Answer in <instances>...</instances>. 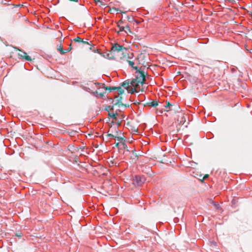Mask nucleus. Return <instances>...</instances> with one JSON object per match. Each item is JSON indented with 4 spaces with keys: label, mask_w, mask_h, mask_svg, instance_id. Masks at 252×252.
I'll use <instances>...</instances> for the list:
<instances>
[{
    "label": "nucleus",
    "mask_w": 252,
    "mask_h": 252,
    "mask_svg": "<svg viewBox=\"0 0 252 252\" xmlns=\"http://www.w3.org/2000/svg\"><path fill=\"white\" fill-rule=\"evenodd\" d=\"M118 102H114V105L108 111V116L118 122L122 121L125 117L123 113V110L126 108V105L123 103H120L119 100H116Z\"/></svg>",
    "instance_id": "obj_1"
},
{
    "label": "nucleus",
    "mask_w": 252,
    "mask_h": 252,
    "mask_svg": "<svg viewBox=\"0 0 252 252\" xmlns=\"http://www.w3.org/2000/svg\"><path fill=\"white\" fill-rule=\"evenodd\" d=\"M142 55H140L138 58H134L133 53L127 50L126 53L124 54L122 57V59L119 61L122 63H127L129 66L132 67L136 70H138V64L140 63L139 59L140 58L142 57Z\"/></svg>",
    "instance_id": "obj_2"
},
{
    "label": "nucleus",
    "mask_w": 252,
    "mask_h": 252,
    "mask_svg": "<svg viewBox=\"0 0 252 252\" xmlns=\"http://www.w3.org/2000/svg\"><path fill=\"white\" fill-rule=\"evenodd\" d=\"M127 50L126 48L123 46L116 43L111 47V51L109 55L111 56L110 58L119 61L122 59L123 55L126 53Z\"/></svg>",
    "instance_id": "obj_3"
},
{
    "label": "nucleus",
    "mask_w": 252,
    "mask_h": 252,
    "mask_svg": "<svg viewBox=\"0 0 252 252\" xmlns=\"http://www.w3.org/2000/svg\"><path fill=\"white\" fill-rule=\"evenodd\" d=\"M98 86L97 87V90L95 92H93L92 93L97 98H101L104 96V94L106 93L107 91L110 92V87H107L104 84H97Z\"/></svg>",
    "instance_id": "obj_4"
},
{
    "label": "nucleus",
    "mask_w": 252,
    "mask_h": 252,
    "mask_svg": "<svg viewBox=\"0 0 252 252\" xmlns=\"http://www.w3.org/2000/svg\"><path fill=\"white\" fill-rule=\"evenodd\" d=\"M109 89L110 92H111L113 91H116L115 93H117V95H115L113 102H117L118 101L116 100L118 99L119 100L120 103H121V102L123 103L122 97L121 95L124 94L125 90L121 86L118 87H110Z\"/></svg>",
    "instance_id": "obj_5"
},
{
    "label": "nucleus",
    "mask_w": 252,
    "mask_h": 252,
    "mask_svg": "<svg viewBox=\"0 0 252 252\" xmlns=\"http://www.w3.org/2000/svg\"><path fill=\"white\" fill-rule=\"evenodd\" d=\"M121 86L124 89L126 90L128 93L133 94L134 92H137L136 89L134 87V86L131 85V83H129L128 81L124 82Z\"/></svg>",
    "instance_id": "obj_6"
},
{
    "label": "nucleus",
    "mask_w": 252,
    "mask_h": 252,
    "mask_svg": "<svg viewBox=\"0 0 252 252\" xmlns=\"http://www.w3.org/2000/svg\"><path fill=\"white\" fill-rule=\"evenodd\" d=\"M145 81V78L144 74L143 73H140L139 76L137 77V78L135 79V81H132L131 83V85H132L133 86H135V83L137 84V85L138 86L139 84H140L141 85H143Z\"/></svg>",
    "instance_id": "obj_7"
},
{
    "label": "nucleus",
    "mask_w": 252,
    "mask_h": 252,
    "mask_svg": "<svg viewBox=\"0 0 252 252\" xmlns=\"http://www.w3.org/2000/svg\"><path fill=\"white\" fill-rule=\"evenodd\" d=\"M145 178L140 176H135L133 178V184L138 186H141L145 182Z\"/></svg>",
    "instance_id": "obj_8"
},
{
    "label": "nucleus",
    "mask_w": 252,
    "mask_h": 252,
    "mask_svg": "<svg viewBox=\"0 0 252 252\" xmlns=\"http://www.w3.org/2000/svg\"><path fill=\"white\" fill-rule=\"evenodd\" d=\"M18 55L20 56L21 58L22 59H24L28 61H32L31 57L29 56H28L27 53L25 52L21 51V53H19Z\"/></svg>",
    "instance_id": "obj_9"
},
{
    "label": "nucleus",
    "mask_w": 252,
    "mask_h": 252,
    "mask_svg": "<svg viewBox=\"0 0 252 252\" xmlns=\"http://www.w3.org/2000/svg\"><path fill=\"white\" fill-rule=\"evenodd\" d=\"M164 106L166 108V111L167 112L169 111H172L174 109L173 108V105H172V104L170 103L169 102H166V103H165V105Z\"/></svg>",
    "instance_id": "obj_10"
},
{
    "label": "nucleus",
    "mask_w": 252,
    "mask_h": 252,
    "mask_svg": "<svg viewBox=\"0 0 252 252\" xmlns=\"http://www.w3.org/2000/svg\"><path fill=\"white\" fill-rule=\"evenodd\" d=\"M108 132V133L107 134V136L109 138V139H116V137H117L116 132L114 134L112 133V129H109Z\"/></svg>",
    "instance_id": "obj_11"
},
{
    "label": "nucleus",
    "mask_w": 252,
    "mask_h": 252,
    "mask_svg": "<svg viewBox=\"0 0 252 252\" xmlns=\"http://www.w3.org/2000/svg\"><path fill=\"white\" fill-rule=\"evenodd\" d=\"M57 50L60 52V53L62 55L66 53V51H65L64 49H63L62 44L57 45Z\"/></svg>",
    "instance_id": "obj_12"
},
{
    "label": "nucleus",
    "mask_w": 252,
    "mask_h": 252,
    "mask_svg": "<svg viewBox=\"0 0 252 252\" xmlns=\"http://www.w3.org/2000/svg\"><path fill=\"white\" fill-rule=\"evenodd\" d=\"M116 135H117V137H116L115 140H117V141H119L121 143H122V142L125 141V140H124V139L123 137L118 136V135H119L118 131H116Z\"/></svg>",
    "instance_id": "obj_13"
},
{
    "label": "nucleus",
    "mask_w": 252,
    "mask_h": 252,
    "mask_svg": "<svg viewBox=\"0 0 252 252\" xmlns=\"http://www.w3.org/2000/svg\"><path fill=\"white\" fill-rule=\"evenodd\" d=\"M149 105L151 106L156 107L158 105V101L157 100H153L149 103Z\"/></svg>",
    "instance_id": "obj_14"
},
{
    "label": "nucleus",
    "mask_w": 252,
    "mask_h": 252,
    "mask_svg": "<svg viewBox=\"0 0 252 252\" xmlns=\"http://www.w3.org/2000/svg\"><path fill=\"white\" fill-rule=\"evenodd\" d=\"M73 41L77 42H83V39L80 38L79 36H77L76 38L73 39Z\"/></svg>",
    "instance_id": "obj_15"
},
{
    "label": "nucleus",
    "mask_w": 252,
    "mask_h": 252,
    "mask_svg": "<svg viewBox=\"0 0 252 252\" xmlns=\"http://www.w3.org/2000/svg\"><path fill=\"white\" fill-rule=\"evenodd\" d=\"M119 29H120V30H119V31L118 32V33L120 34V33L122 32H124L126 33H127V31L126 30H125V27L123 26L122 27H120V28H119Z\"/></svg>",
    "instance_id": "obj_16"
},
{
    "label": "nucleus",
    "mask_w": 252,
    "mask_h": 252,
    "mask_svg": "<svg viewBox=\"0 0 252 252\" xmlns=\"http://www.w3.org/2000/svg\"><path fill=\"white\" fill-rule=\"evenodd\" d=\"M125 141H124L123 142H122V143H121V145H122V147H123L124 149H126L127 151H128H128H129V150L127 149V145L125 144Z\"/></svg>",
    "instance_id": "obj_17"
},
{
    "label": "nucleus",
    "mask_w": 252,
    "mask_h": 252,
    "mask_svg": "<svg viewBox=\"0 0 252 252\" xmlns=\"http://www.w3.org/2000/svg\"><path fill=\"white\" fill-rule=\"evenodd\" d=\"M126 17H127V20L129 21V22H132L134 20V18L132 16H127Z\"/></svg>",
    "instance_id": "obj_18"
},
{
    "label": "nucleus",
    "mask_w": 252,
    "mask_h": 252,
    "mask_svg": "<svg viewBox=\"0 0 252 252\" xmlns=\"http://www.w3.org/2000/svg\"><path fill=\"white\" fill-rule=\"evenodd\" d=\"M125 30H126L127 32L128 31L129 32H131V31L130 30V27L129 26L126 25L125 27Z\"/></svg>",
    "instance_id": "obj_19"
},
{
    "label": "nucleus",
    "mask_w": 252,
    "mask_h": 252,
    "mask_svg": "<svg viewBox=\"0 0 252 252\" xmlns=\"http://www.w3.org/2000/svg\"><path fill=\"white\" fill-rule=\"evenodd\" d=\"M112 11H114V12H117V13H118L119 11H120L121 10H119V9L118 8H113L112 9H111Z\"/></svg>",
    "instance_id": "obj_20"
},
{
    "label": "nucleus",
    "mask_w": 252,
    "mask_h": 252,
    "mask_svg": "<svg viewBox=\"0 0 252 252\" xmlns=\"http://www.w3.org/2000/svg\"><path fill=\"white\" fill-rule=\"evenodd\" d=\"M83 44H88V45H90L89 43L87 41H84L83 40V42H81Z\"/></svg>",
    "instance_id": "obj_21"
},
{
    "label": "nucleus",
    "mask_w": 252,
    "mask_h": 252,
    "mask_svg": "<svg viewBox=\"0 0 252 252\" xmlns=\"http://www.w3.org/2000/svg\"><path fill=\"white\" fill-rule=\"evenodd\" d=\"M90 47H89L90 49L91 50H94L93 48L94 47V45L90 44Z\"/></svg>",
    "instance_id": "obj_22"
},
{
    "label": "nucleus",
    "mask_w": 252,
    "mask_h": 252,
    "mask_svg": "<svg viewBox=\"0 0 252 252\" xmlns=\"http://www.w3.org/2000/svg\"><path fill=\"white\" fill-rule=\"evenodd\" d=\"M70 46H71V45H70V47L67 50H65V51H66V53L69 52L71 50L72 48L70 47Z\"/></svg>",
    "instance_id": "obj_23"
},
{
    "label": "nucleus",
    "mask_w": 252,
    "mask_h": 252,
    "mask_svg": "<svg viewBox=\"0 0 252 252\" xmlns=\"http://www.w3.org/2000/svg\"><path fill=\"white\" fill-rule=\"evenodd\" d=\"M123 23H124V22L123 21L122 19H121L120 21H118L117 24H120L122 25Z\"/></svg>",
    "instance_id": "obj_24"
},
{
    "label": "nucleus",
    "mask_w": 252,
    "mask_h": 252,
    "mask_svg": "<svg viewBox=\"0 0 252 252\" xmlns=\"http://www.w3.org/2000/svg\"><path fill=\"white\" fill-rule=\"evenodd\" d=\"M214 204L217 209H218L219 208L220 205L219 204H217V203H215Z\"/></svg>",
    "instance_id": "obj_25"
},
{
    "label": "nucleus",
    "mask_w": 252,
    "mask_h": 252,
    "mask_svg": "<svg viewBox=\"0 0 252 252\" xmlns=\"http://www.w3.org/2000/svg\"><path fill=\"white\" fill-rule=\"evenodd\" d=\"M69 1H74V2H78L79 0H69Z\"/></svg>",
    "instance_id": "obj_26"
},
{
    "label": "nucleus",
    "mask_w": 252,
    "mask_h": 252,
    "mask_svg": "<svg viewBox=\"0 0 252 252\" xmlns=\"http://www.w3.org/2000/svg\"><path fill=\"white\" fill-rule=\"evenodd\" d=\"M117 25H118V27L119 28H120V27H123L122 26H121V24H117Z\"/></svg>",
    "instance_id": "obj_27"
},
{
    "label": "nucleus",
    "mask_w": 252,
    "mask_h": 252,
    "mask_svg": "<svg viewBox=\"0 0 252 252\" xmlns=\"http://www.w3.org/2000/svg\"><path fill=\"white\" fill-rule=\"evenodd\" d=\"M16 236H18V237H21V233H20L19 234H17Z\"/></svg>",
    "instance_id": "obj_28"
},
{
    "label": "nucleus",
    "mask_w": 252,
    "mask_h": 252,
    "mask_svg": "<svg viewBox=\"0 0 252 252\" xmlns=\"http://www.w3.org/2000/svg\"><path fill=\"white\" fill-rule=\"evenodd\" d=\"M207 177V176H204V178H206Z\"/></svg>",
    "instance_id": "obj_29"
}]
</instances>
